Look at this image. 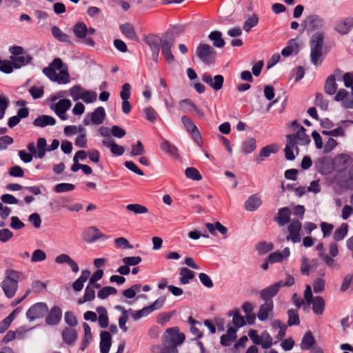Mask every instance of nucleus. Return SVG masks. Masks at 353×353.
<instances>
[{
  "label": "nucleus",
  "mask_w": 353,
  "mask_h": 353,
  "mask_svg": "<svg viewBox=\"0 0 353 353\" xmlns=\"http://www.w3.org/2000/svg\"><path fill=\"white\" fill-rule=\"evenodd\" d=\"M292 127L294 130H296L295 134H288L286 136L287 144L284 149L285 157L289 161H293L295 159V155L293 152V149L295 148L296 154L299 153V148L296 144L301 145H306L310 143V137L305 133V128L300 125L296 121H294L291 123Z\"/></svg>",
  "instance_id": "obj_1"
},
{
  "label": "nucleus",
  "mask_w": 353,
  "mask_h": 353,
  "mask_svg": "<svg viewBox=\"0 0 353 353\" xmlns=\"http://www.w3.org/2000/svg\"><path fill=\"white\" fill-rule=\"evenodd\" d=\"M22 272L8 269L5 272V278L2 281V289L8 299L12 298L17 291L18 283L24 279Z\"/></svg>",
  "instance_id": "obj_2"
},
{
  "label": "nucleus",
  "mask_w": 353,
  "mask_h": 353,
  "mask_svg": "<svg viewBox=\"0 0 353 353\" xmlns=\"http://www.w3.org/2000/svg\"><path fill=\"white\" fill-rule=\"evenodd\" d=\"M323 40L324 34L323 32L314 34L310 40V60L316 66L320 65L322 63Z\"/></svg>",
  "instance_id": "obj_3"
},
{
  "label": "nucleus",
  "mask_w": 353,
  "mask_h": 353,
  "mask_svg": "<svg viewBox=\"0 0 353 353\" xmlns=\"http://www.w3.org/2000/svg\"><path fill=\"white\" fill-rule=\"evenodd\" d=\"M183 30V28L181 26H174L168 30L161 39L160 48H161L162 54L172 51L176 37Z\"/></svg>",
  "instance_id": "obj_4"
},
{
  "label": "nucleus",
  "mask_w": 353,
  "mask_h": 353,
  "mask_svg": "<svg viewBox=\"0 0 353 353\" xmlns=\"http://www.w3.org/2000/svg\"><path fill=\"white\" fill-rule=\"evenodd\" d=\"M196 54L205 64L210 65L215 62L216 52L209 44L200 43L196 48Z\"/></svg>",
  "instance_id": "obj_5"
},
{
  "label": "nucleus",
  "mask_w": 353,
  "mask_h": 353,
  "mask_svg": "<svg viewBox=\"0 0 353 353\" xmlns=\"http://www.w3.org/2000/svg\"><path fill=\"white\" fill-rule=\"evenodd\" d=\"M185 339V334L179 332V328L178 327L168 329L164 335L165 345L174 346L175 347L182 344Z\"/></svg>",
  "instance_id": "obj_6"
},
{
  "label": "nucleus",
  "mask_w": 353,
  "mask_h": 353,
  "mask_svg": "<svg viewBox=\"0 0 353 353\" xmlns=\"http://www.w3.org/2000/svg\"><path fill=\"white\" fill-rule=\"evenodd\" d=\"M48 312L46 303L43 302L32 305L26 312V317L30 321L43 317Z\"/></svg>",
  "instance_id": "obj_7"
},
{
  "label": "nucleus",
  "mask_w": 353,
  "mask_h": 353,
  "mask_svg": "<svg viewBox=\"0 0 353 353\" xmlns=\"http://www.w3.org/2000/svg\"><path fill=\"white\" fill-rule=\"evenodd\" d=\"M302 224L299 219H293L288 226V234L286 236L287 241H291L294 243H299L301 241V230Z\"/></svg>",
  "instance_id": "obj_8"
},
{
  "label": "nucleus",
  "mask_w": 353,
  "mask_h": 353,
  "mask_svg": "<svg viewBox=\"0 0 353 353\" xmlns=\"http://www.w3.org/2000/svg\"><path fill=\"white\" fill-rule=\"evenodd\" d=\"M71 105L72 103L70 100L63 99L59 100L57 103L52 104L50 109L55 112L61 120L65 121L68 119L66 112L70 108Z\"/></svg>",
  "instance_id": "obj_9"
},
{
  "label": "nucleus",
  "mask_w": 353,
  "mask_h": 353,
  "mask_svg": "<svg viewBox=\"0 0 353 353\" xmlns=\"http://www.w3.org/2000/svg\"><path fill=\"white\" fill-rule=\"evenodd\" d=\"M323 24V19L319 15L314 14L307 16L302 21L301 26L307 31L312 32L321 29Z\"/></svg>",
  "instance_id": "obj_10"
},
{
  "label": "nucleus",
  "mask_w": 353,
  "mask_h": 353,
  "mask_svg": "<svg viewBox=\"0 0 353 353\" xmlns=\"http://www.w3.org/2000/svg\"><path fill=\"white\" fill-rule=\"evenodd\" d=\"M82 239L86 243H93L98 239H107L108 237L101 233L95 226L85 228L81 234Z\"/></svg>",
  "instance_id": "obj_11"
},
{
  "label": "nucleus",
  "mask_w": 353,
  "mask_h": 353,
  "mask_svg": "<svg viewBox=\"0 0 353 353\" xmlns=\"http://www.w3.org/2000/svg\"><path fill=\"white\" fill-rule=\"evenodd\" d=\"M283 281H279L273 285H271L260 292L261 298L266 302L273 303L272 297L275 296L279 292L280 288L283 287Z\"/></svg>",
  "instance_id": "obj_12"
},
{
  "label": "nucleus",
  "mask_w": 353,
  "mask_h": 353,
  "mask_svg": "<svg viewBox=\"0 0 353 353\" xmlns=\"http://www.w3.org/2000/svg\"><path fill=\"white\" fill-rule=\"evenodd\" d=\"M201 80L216 91L221 90L224 83V77L221 74L212 77L208 73H204L201 76Z\"/></svg>",
  "instance_id": "obj_13"
},
{
  "label": "nucleus",
  "mask_w": 353,
  "mask_h": 353,
  "mask_svg": "<svg viewBox=\"0 0 353 353\" xmlns=\"http://www.w3.org/2000/svg\"><path fill=\"white\" fill-rule=\"evenodd\" d=\"M290 215L291 211L289 208H281L278 210V215L274 218V220L279 226L283 227L292 221H290Z\"/></svg>",
  "instance_id": "obj_14"
},
{
  "label": "nucleus",
  "mask_w": 353,
  "mask_h": 353,
  "mask_svg": "<svg viewBox=\"0 0 353 353\" xmlns=\"http://www.w3.org/2000/svg\"><path fill=\"white\" fill-rule=\"evenodd\" d=\"M62 317V312L61 308L54 305L52 307L48 314L46 318V322L48 325H57L61 321Z\"/></svg>",
  "instance_id": "obj_15"
},
{
  "label": "nucleus",
  "mask_w": 353,
  "mask_h": 353,
  "mask_svg": "<svg viewBox=\"0 0 353 353\" xmlns=\"http://www.w3.org/2000/svg\"><path fill=\"white\" fill-rule=\"evenodd\" d=\"M353 28V18L347 17L340 20L335 26V30L341 34H347Z\"/></svg>",
  "instance_id": "obj_16"
},
{
  "label": "nucleus",
  "mask_w": 353,
  "mask_h": 353,
  "mask_svg": "<svg viewBox=\"0 0 353 353\" xmlns=\"http://www.w3.org/2000/svg\"><path fill=\"white\" fill-rule=\"evenodd\" d=\"M351 157L345 154L337 155L334 161V167L338 171L345 170L351 163Z\"/></svg>",
  "instance_id": "obj_17"
},
{
  "label": "nucleus",
  "mask_w": 353,
  "mask_h": 353,
  "mask_svg": "<svg viewBox=\"0 0 353 353\" xmlns=\"http://www.w3.org/2000/svg\"><path fill=\"white\" fill-rule=\"evenodd\" d=\"M100 338L101 353H108L112 344V336L107 331H101Z\"/></svg>",
  "instance_id": "obj_18"
},
{
  "label": "nucleus",
  "mask_w": 353,
  "mask_h": 353,
  "mask_svg": "<svg viewBox=\"0 0 353 353\" xmlns=\"http://www.w3.org/2000/svg\"><path fill=\"white\" fill-rule=\"evenodd\" d=\"M62 339L67 345H72L77 339V332L72 327H65L61 333Z\"/></svg>",
  "instance_id": "obj_19"
},
{
  "label": "nucleus",
  "mask_w": 353,
  "mask_h": 353,
  "mask_svg": "<svg viewBox=\"0 0 353 353\" xmlns=\"http://www.w3.org/2000/svg\"><path fill=\"white\" fill-rule=\"evenodd\" d=\"M119 30L126 38L135 41H138L134 28L130 23L120 25Z\"/></svg>",
  "instance_id": "obj_20"
},
{
  "label": "nucleus",
  "mask_w": 353,
  "mask_h": 353,
  "mask_svg": "<svg viewBox=\"0 0 353 353\" xmlns=\"http://www.w3.org/2000/svg\"><path fill=\"white\" fill-rule=\"evenodd\" d=\"M273 307L274 303L265 301V303L262 304L259 307V312L257 313L258 319L261 321L267 320L269 314L272 312Z\"/></svg>",
  "instance_id": "obj_21"
},
{
  "label": "nucleus",
  "mask_w": 353,
  "mask_h": 353,
  "mask_svg": "<svg viewBox=\"0 0 353 353\" xmlns=\"http://www.w3.org/2000/svg\"><path fill=\"white\" fill-rule=\"evenodd\" d=\"M35 127L44 128L47 125H54L56 124V120L54 117L49 115H41L37 117L32 122Z\"/></svg>",
  "instance_id": "obj_22"
},
{
  "label": "nucleus",
  "mask_w": 353,
  "mask_h": 353,
  "mask_svg": "<svg viewBox=\"0 0 353 353\" xmlns=\"http://www.w3.org/2000/svg\"><path fill=\"white\" fill-rule=\"evenodd\" d=\"M262 204L261 198L257 194H252L245 202L246 210L253 212L257 210Z\"/></svg>",
  "instance_id": "obj_23"
},
{
  "label": "nucleus",
  "mask_w": 353,
  "mask_h": 353,
  "mask_svg": "<svg viewBox=\"0 0 353 353\" xmlns=\"http://www.w3.org/2000/svg\"><path fill=\"white\" fill-rule=\"evenodd\" d=\"M236 339V330L234 327H229L226 334L221 336L220 343L223 346H229Z\"/></svg>",
  "instance_id": "obj_24"
},
{
  "label": "nucleus",
  "mask_w": 353,
  "mask_h": 353,
  "mask_svg": "<svg viewBox=\"0 0 353 353\" xmlns=\"http://www.w3.org/2000/svg\"><path fill=\"white\" fill-rule=\"evenodd\" d=\"M161 37L154 34H150L145 37V42L150 46L152 52L160 51Z\"/></svg>",
  "instance_id": "obj_25"
},
{
  "label": "nucleus",
  "mask_w": 353,
  "mask_h": 353,
  "mask_svg": "<svg viewBox=\"0 0 353 353\" xmlns=\"http://www.w3.org/2000/svg\"><path fill=\"white\" fill-rule=\"evenodd\" d=\"M290 254L289 248H285L282 252H274L271 253L268 256V261L271 263H278L283 261L287 259Z\"/></svg>",
  "instance_id": "obj_26"
},
{
  "label": "nucleus",
  "mask_w": 353,
  "mask_h": 353,
  "mask_svg": "<svg viewBox=\"0 0 353 353\" xmlns=\"http://www.w3.org/2000/svg\"><path fill=\"white\" fill-rule=\"evenodd\" d=\"M102 143L104 146L109 148L111 152L117 155L121 156L124 153L125 149L123 146L118 145L112 139H104L102 141Z\"/></svg>",
  "instance_id": "obj_27"
},
{
  "label": "nucleus",
  "mask_w": 353,
  "mask_h": 353,
  "mask_svg": "<svg viewBox=\"0 0 353 353\" xmlns=\"http://www.w3.org/2000/svg\"><path fill=\"white\" fill-rule=\"evenodd\" d=\"M91 121L92 124L100 125L101 124L105 117V109L100 106L97 108L91 114Z\"/></svg>",
  "instance_id": "obj_28"
},
{
  "label": "nucleus",
  "mask_w": 353,
  "mask_h": 353,
  "mask_svg": "<svg viewBox=\"0 0 353 353\" xmlns=\"http://www.w3.org/2000/svg\"><path fill=\"white\" fill-rule=\"evenodd\" d=\"M90 276V272L89 270H83L80 277L72 283L73 290L76 292L81 291L83 288L84 283L88 279Z\"/></svg>",
  "instance_id": "obj_29"
},
{
  "label": "nucleus",
  "mask_w": 353,
  "mask_h": 353,
  "mask_svg": "<svg viewBox=\"0 0 353 353\" xmlns=\"http://www.w3.org/2000/svg\"><path fill=\"white\" fill-rule=\"evenodd\" d=\"M10 59L14 65V68L19 69L30 63L32 61V57L30 54H23L18 57H10Z\"/></svg>",
  "instance_id": "obj_30"
},
{
  "label": "nucleus",
  "mask_w": 353,
  "mask_h": 353,
  "mask_svg": "<svg viewBox=\"0 0 353 353\" xmlns=\"http://www.w3.org/2000/svg\"><path fill=\"white\" fill-rule=\"evenodd\" d=\"M51 32L52 36L59 41L68 44H72V42L70 39V37L67 34L63 32L59 27L55 26L52 27Z\"/></svg>",
  "instance_id": "obj_31"
},
{
  "label": "nucleus",
  "mask_w": 353,
  "mask_h": 353,
  "mask_svg": "<svg viewBox=\"0 0 353 353\" xmlns=\"http://www.w3.org/2000/svg\"><path fill=\"white\" fill-rule=\"evenodd\" d=\"M337 84L336 83V78L334 74H330L326 79L324 90L325 92L329 95L335 94L337 90Z\"/></svg>",
  "instance_id": "obj_32"
},
{
  "label": "nucleus",
  "mask_w": 353,
  "mask_h": 353,
  "mask_svg": "<svg viewBox=\"0 0 353 353\" xmlns=\"http://www.w3.org/2000/svg\"><path fill=\"white\" fill-rule=\"evenodd\" d=\"M312 304V310L316 315H321L325 309V301L323 297L316 296L314 297L311 303Z\"/></svg>",
  "instance_id": "obj_33"
},
{
  "label": "nucleus",
  "mask_w": 353,
  "mask_h": 353,
  "mask_svg": "<svg viewBox=\"0 0 353 353\" xmlns=\"http://www.w3.org/2000/svg\"><path fill=\"white\" fill-rule=\"evenodd\" d=\"M160 148L163 151L174 157L179 156L176 147L166 139H163Z\"/></svg>",
  "instance_id": "obj_34"
},
{
  "label": "nucleus",
  "mask_w": 353,
  "mask_h": 353,
  "mask_svg": "<svg viewBox=\"0 0 353 353\" xmlns=\"http://www.w3.org/2000/svg\"><path fill=\"white\" fill-rule=\"evenodd\" d=\"M208 38L213 42V46L216 48H223L225 46V41L222 38V33L220 31L214 30L210 32Z\"/></svg>",
  "instance_id": "obj_35"
},
{
  "label": "nucleus",
  "mask_w": 353,
  "mask_h": 353,
  "mask_svg": "<svg viewBox=\"0 0 353 353\" xmlns=\"http://www.w3.org/2000/svg\"><path fill=\"white\" fill-rule=\"evenodd\" d=\"M179 274L180 283L186 285L194 277L195 273L187 268H182L180 269Z\"/></svg>",
  "instance_id": "obj_36"
},
{
  "label": "nucleus",
  "mask_w": 353,
  "mask_h": 353,
  "mask_svg": "<svg viewBox=\"0 0 353 353\" xmlns=\"http://www.w3.org/2000/svg\"><path fill=\"white\" fill-rule=\"evenodd\" d=\"M276 151L277 150L275 145L272 144L265 146L261 150L260 154L256 158L255 161L258 163H260L263 161V158L268 157L272 153H275Z\"/></svg>",
  "instance_id": "obj_37"
},
{
  "label": "nucleus",
  "mask_w": 353,
  "mask_h": 353,
  "mask_svg": "<svg viewBox=\"0 0 353 353\" xmlns=\"http://www.w3.org/2000/svg\"><path fill=\"white\" fill-rule=\"evenodd\" d=\"M72 31L77 38L83 39L87 36V26L83 22H78L73 26Z\"/></svg>",
  "instance_id": "obj_38"
},
{
  "label": "nucleus",
  "mask_w": 353,
  "mask_h": 353,
  "mask_svg": "<svg viewBox=\"0 0 353 353\" xmlns=\"http://www.w3.org/2000/svg\"><path fill=\"white\" fill-rule=\"evenodd\" d=\"M97 312L99 314L97 320L100 327L102 328L107 327L108 326L109 320L106 309L104 307L99 306L97 307Z\"/></svg>",
  "instance_id": "obj_39"
},
{
  "label": "nucleus",
  "mask_w": 353,
  "mask_h": 353,
  "mask_svg": "<svg viewBox=\"0 0 353 353\" xmlns=\"http://www.w3.org/2000/svg\"><path fill=\"white\" fill-rule=\"evenodd\" d=\"M180 107L182 111L188 112V111H195L200 115H203V113L197 108L196 105L193 103L190 99H183L181 100L179 103Z\"/></svg>",
  "instance_id": "obj_40"
},
{
  "label": "nucleus",
  "mask_w": 353,
  "mask_h": 353,
  "mask_svg": "<svg viewBox=\"0 0 353 353\" xmlns=\"http://www.w3.org/2000/svg\"><path fill=\"white\" fill-rule=\"evenodd\" d=\"M315 341L311 332H306L301 341V348L302 350H310L314 345Z\"/></svg>",
  "instance_id": "obj_41"
},
{
  "label": "nucleus",
  "mask_w": 353,
  "mask_h": 353,
  "mask_svg": "<svg viewBox=\"0 0 353 353\" xmlns=\"http://www.w3.org/2000/svg\"><path fill=\"white\" fill-rule=\"evenodd\" d=\"M256 140L254 138H249L242 143L241 151L245 154L252 153L256 149Z\"/></svg>",
  "instance_id": "obj_42"
},
{
  "label": "nucleus",
  "mask_w": 353,
  "mask_h": 353,
  "mask_svg": "<svg viewBox=\"0 0 353 353\" xmlns=\"http://www.w3.org/2000/svg\"><path fill=\"white\" fill-rule=\"evenodd\" d=\"M259 23V17L257 14H254L248 17L243 23V28L246 32H249L250 30L255 27Z\"/></svg>",
  "instance_id": "obj_43"
},
{
  "label": "nucleus",
  "mask_w": 353,
  "mask_h": 353,
  "mask_svg": "<svg viewBox=\"0 0 353 353\" xmlns=\"http://www.w3.org/2000/svg\"><path fill=\"white\" fill-rule=\"evenodd\" d=\"M348 225L347 223H342L341 226L335 230L333 234V239L339 241L343 240L347 234Z\"/></svg>",
  "instance_id": "obj_44"
},
{
  "label": "nucleus",
  "mask_w": 353,
  "mask_h": 353,
  "mask_svg": "<svg viewBox=\"0 0 353 353\" xmlns=\"http://www.w3.org/2000/svg\"><path fill=\"white\" fill-rule=\"evenodd\" d=\"M298 44L294 39L288 41V46L281 50L283 57H289L293 52H297Z\"/></svg>",
  "instance_id": "obj_45"
},
{
  "label": "nucleus",
  "mask_w": 353,
  "mask_h": 353,
  "mask_svg": "<svg viewBox=\"0 0 353 353\" xmlns=\"http://www.w3.org/2000/svg\"><path fill=\"white\" fill-rule=\"evenodd\" d=\"M288 325L289 326L298 325L300 324V319L298 310L296 309H290L288 311Z\"/></svg>",
  "instance_id": "obj_46"
},
{
  "label": "nucleus",
  "mask_w": 353,
  "mask_h": 353,
  "mask_svg": "<svg viewBox=\"0 0 353 353\" xmlns=\"http://www.w3.org/2000/svg\"><path fill=\"white\" fill-rule=\"evenodd\" d=\"M95 298V291L93 290V287L87 285L85 290L83 298L79 300V304H83L87 301H91Z\"/></svg>",
  "instance_id": "obj_47"
},
{
  "label": "nucleus",
  "mask_w": 353,
  "mask_h": 353,
  "mask_svg": "<svg viewBox=\"0 0 353 353\" xmlns=\"http://www.w3.org/2000/svg\"><path fill=\"white\" fill-rule=\"evenodd\" d=\"M46 140L44 138H39L37 140V153L35 155L36 158L42 159L44 157L46 152L47 151Z\"/></svg>",
  "instance_id": "obj_48"
},
{
  "label": "nucleus",
  "mask_w": 353,
  "mask_h": 353,
  "mask_svg": "<svg viewBox=\"0 0 353 353\" xmlns=\"http://www.w3.org/2000/svg\"><path fill=\"white\" fill-rule=\"evenodd\" d=\"M233 314L232 323L236 327H241L245 325L244 317L239 314L238 310H232L230 315Z\"/></svg>",
  "instance_id": "obj_49"
},
{
  "label": "nucleus",
  "mask_w": 353,
  "mask_h": 353,
  "mask_svg": "<svg viewBox=\"0 0 353 353\" xmlns=\"http://www.w3.org/2000/svg\"><path fill=\"white\" fill-rule=\"evenodd\" d=\"M350 288L353 289V273L348 274L343 278L340 291L345 292Z\"/></svg>",
  "instance_id": "obj_50"
},
{
  "label": "nucleus",
  "mask_w": 353,
  "mask_h": 353,
  "mask_svg": "<svg viewBox=\"0 0 353 353\" xmlns=\"http://www.w3.org/2000/svg\"><path fill=\"white\" fill-rule=\"evenodd\" d=\"M117 290L115 288L111 286H105L98 291L97 296L101 299H105L111 294H116Z\"/></svg>",
  "instance_id": "obj_51"
},
{
  "label": "nucleus",
  "mask_w": 353,
  "mask_h": 353,
  "mask_svg": "<svg viewBox=\"0 0 353 353\" xmlns=\"http://www.w3.org/2000/svg\"><path fill=\"white\" fill-rule=\"evenodd\" d=\"M126 209L135 214H145L148 212V210L146 207L138 203L128 204L126 206Z\"/></svg>",
  "instance_id": "obj_52"
},
{
  "label": "nucleus",
  "mask_w": 353,
  "mask_h": 353,
  "mask_svg": "<svg viewBox=\"0 0 353 353\" xmlns=\"http://www.w3.org/2000/svg\"><path fill=\"white\" fill-rule=\"evenodd\" d=\"M84 90H85L81 85H75L70 89V95L74 101H77L81 99Z\"/></svg>",
  "instance_id": "obj_53"
},
{
  "label": "nucleus",
  "mask_w": 353,
  "mask_h": 353,
  "mask_svg": "<svg viewBox=\"0 0 353 353\" xmlns=\"http://www.w3.org/2000/svg\"><path fill=\"white\" fill-rule=\"evenodd\" d=\"M185 174L187 178L194 181H200L202 179L201 174L198 170L193 167H190L185 169Z\"/></svg>",
  "instance_id": "obj_54"
},
{
  "label": "nucleus",
  "mask_w": 353,
  "mask_h": 353,
  "mask_svg": "<svg viewBox=\"0 0 353 353\" xmlns=\"http://www.w3.org/2000/svg\"><path fill=\"white\" fill-rule=\"evenodd\" d=\"M97 92L91 90H84L81 99L85 103H90L97 100Z\"/></svg>",
  "instance_id": "obj_55"
},
{
  "label": "nucleus",
  "mask_w": 353,
  "mask_h": 353,
  "mask_svg": "<svg viewBox=\"0 0 353 353\" xmlns=\"http://www.w3.org/2000/svg\"><path fill=\"white\" fill-rule=\"evenodd\" d=\"M141 288V284H134L130 288L123 290V295L126 298L132 299L135 296L137 292L140 290Z\"/></svg>",
  "instance_id": "obj_56"
},
{
  "label": "nucleus",
  "mask_w": 353,
  "mask_h": 353,
  "mask_svg": "<svg viewBox=\"0 0 353 353\" xmlns=\"http://www.w3.org/2000/svg\"><path fill=\"white\" fill-rule=\"evenodd\" d=\"M83 327L84 330L85 336L83 341V346L81 347V350H85L92 338L91 329L89 325L87 323H83Z\"/></svg>",
  "instance_id": "obj_57"
},
{
  "label": "nucleus",
  "mask_w": 353,
  "mask_h": 353,
  "mask_svg": "<svg viewBox=\"0 0 353 353\" xmlns=\"http://www.w3.org/2000/svg\"><path fill=\"white\" fill-rule=\"evenodd\" d=\"M70 74L67 70H61L59 72V75L57 74L54 82H57L59 84H66L70 82Z\"/></svg>",
  "instance_id": "obj_58"
},
{
  "label": "nucleus",
  "mask_w": 353,
  "mask_h": 353,
  "mask_svg": "<svg viewBox=\"0 0 353 353\" xmlns=\"http://www.w3.org/2000/svg\"><path fill=\"white\" fill-rule=\"evenodd\" d=\"M54 189L57 193L70 192L74 189V185L72 183H61L57 184Z\"/></svg>",
  "instance_id": "obj_59"
},
{
  "label": "nucleus",
  "mask_w": 353,
  "mask_h": 353,
  "mask_svg": "<svg viewBox=\"0 0 353 353\" xmlns=\"http://www.w3.org/2000/svg\"><path fill=\"white\" fill-rule=\"evenodd\" d=\"M114 245L117 248L132 249L133 247L128 240L124 237H119L114 239Z\"/></svg>",
  "instance_id": "obj_60"
},
{
  "label": "nucleus",
  "mask_w": 353,
  "mask_h": 353,
  "mask_svg": "<svg viewBox=\"0 0 353 353\" xmlns=\"http://www.w3.org/2000/svg\"><path fill=\"white\" fill-rule=\"evenodd\" d=\"M261 336L262 343H260V345L262 346L263 348H270L272 345V338L271 337L270 334L267 331H264L262 332Z\"/></svg>",
  "instance_id": "obj_61"
},
{
  "label": "nucleus",
  "mask_w": 353,
  "mask_h": 353,
  "mask_svg": "<svg viewBox=\"0 0 353 353\" xmlns=\"http://www.w3.org/2000/svg\"><path fill=\"white\" fill-rule=\"evenodd\" d=\"M188 323L191 325L190 332L191 333L195 336L196 339H199L202 336V333L200 330L195 326L196 324H199V322L194 320L192 316L188 318Z\"/></svg>",
  "instance_id": "obj_62"
},
{
  "label": "nucleus",
  "mask_w": 353,
  "mask_h": 353,
  "mask_svg": "<svg viewBox=\"0 0 353 353\" xmlns=\"http://www.w3.org/2000/svg\"><path fill=\"white\" fill-rule=\"evenodd\" d=\"M47 256L44 251L40 249L35 250L31 258V261L33 263L40 262L46 260Z\"/></svg>",
  "instance_id": "obj_63"
},
{
  "label": "nucleus",
  "mask_w": 353,
  "mask_h": 353,
  "mask_svg": "<svg viewBox=\"0 0 353 353\" xmlns=\"http://www.w3.org/2000/svg\"><path fill=\"white\" fill-rule=\"evenodd\" d=\"M14 65L11 61L3 60L0 64V71L6 74H10L13 71Z\"/></svg>",
  "instance_id": "obj_64"
}]
</instances>
